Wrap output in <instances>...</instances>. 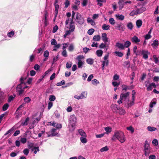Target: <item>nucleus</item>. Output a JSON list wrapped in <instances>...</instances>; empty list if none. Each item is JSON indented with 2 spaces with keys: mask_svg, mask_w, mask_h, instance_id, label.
I'll list each match as a JSON object with an SVG mask.
<instances>
[{
  "mask_svg": "<svg viewBox=\"0 0 159 159\" xmlns=\"http://www.w3.org/2000/svg\"><path fill=\"white\" fill-rule=\"evenodd\" d=\"M118 139L122 143H124L126 140L124 133L121 131H116L111 138L112 140L116 141Z\"/></svg>",
  "mask_w": 159,
  "mask_h": 159,
  "instance_id": "f257e3e1",
  "label": "nucleus"
},
{
  "mask_svg": "<svg viewBox=\"0 0 159 159\" xmlns=\"http://www.w3.org/2000/svg\"><path fill=\"white\" fill-rule=\"evenodd\" d=\"M66 27L69 29V30L66 31V35H69L70 33L74 31L75 27L74 25V23L72 19L67 18L66 21Z\"/></svg>",
  "mask_w": 159,
  "mask_h": 159,
  "instance_id": "f03ea898",
  "label": "nucleus"
},
{
  "mask_svg": "<svg viewBox=\"0 0 159 159\" xmlns=\"http://www.w3.org/2000/svg\"><path fill=\"white\" fill-rule=\"evenodd\" d=\"M20 83L17 86L16 89L19 95L22 93L24 91V89L27 88L24 82V79L22 77L20 79Z\"/></svg>",
  "mask_w": 159,
  "mask_h": 159,
  "instance_id": "7ed1b4c3",
  "label": "nucleus"
},
{
  "mask_svg": "<svg viewBox=\"0 0 159 159\" xmlns=\"http://www.w3.org/2000/svg\"><path fill=\"white\" fill-rule=\"evenodd\" d=\"M129 93L127 92L125 93H122L120 96V98L117 102L119 104H120L123 102L125 103L129 99Z\"/></svg>",
  "mask_w": 159,
  "mask_h": 159,
  "instance_id": "20e7f679",
  "label": "nucleus"
},
{
  "mask_svg": "<svg viewBox=\"0 0 159 159\" xmlns=\"http://www.w3.org/2000/svg\"><path fill=\"white\" fill-rule=\"evenodd\" d=\"M151 148L150 147V145L147 140H146L144 145L143 151L144 155L146 156H148L151 152Z\"/></svg>",
  "mask_w": 159,
  "mask_h": 159,
  "instance_id": "39448f33",
  "label": "nucleus"
},
{
  "mask_svg": "<svg viewBox=\"0 0 159 159\" xmlns=\"http://www.w3.org/2000/svg\"><path fill=\"white\" fill-rule=\"evenodd\" d=\"M74 19L76 22L80 25H82L84 22V18L78 12L76 13L75 17Z\"/></svg>",
  "mask_w": 159,
  "mask_h": 159,
  "instance_id": "423d86ee",
  "label": "nucleus"
},
{
  "mask_svg": "<svg viewBox=\"0 0 159 159\" xmlns=\"http://www.w3.org/2000/svg\"><path fill=\"white\" fill-rule=\"evenodd\" d=\"M77 121V119L74 115L70 116L69 119V123L72 128L75 126V123Z\"/></svg>",
  "mask_w": 159,
  "mask_h": 159,
  "instance_id": "0eeeda50",
  "label": "nucleus"
},
{
  "mask_svg": "<svg viewBox=\"0 0 159 159\" xmlns=\"http://www.w3.org/2000/svg\"><path fill=\"white\" fill-rule=\"evenodd\" d=\"M87 92L85 91L82 92L80 95L79 96L75 95L74 98L78 100L85 98L87 97Z\"/></svg>",
  "mask_w": 159,
  "mask_h": 159,
  "instance_id": "6e6552de",
  "label": "nucleus"
},
{
  "mask_svg": "<svg viewBox=\"0 0 159 159\" xmlns=\"http://www.w3.org/2000/svg\"><path fill=\"white\" fill-rule=\"evenodd\" d=\"M134 99L132 100L131 99V100L130 101L129 99L128 101L125 103V106L127 108H129L134 104Z\"/></svg>",
  "mask_w": 159,
  "mask_h": 159,
  "instance_id": "1a4fd4ad",
  "label": "nucleus"
},
{
  "mask_svg": "<svg viewBox=\"0 0 159 159\" xmlns=\"http://www.w3.org/2000/svg\"><path fill=\"white\" fill-rule=\"evenodd\" d=\"M108 54L105 55L103 57L104 61H102V64L106 66H107L109 64V61L108 60Z\"/></svg>",
  "mask_w": 159,
  "mask_h": 159,
  "instance_id": "9d476101",
  "label": "nucleus"
},
{
  "mask_svg": "<svg viewBox=\"0 0 159 159\" xmlns=\"http://www.w3.org/2000/svg\"><path fill=\"white\" fill-rule=\"evenodd\" d=\"M140 55L141 54L143 56V57L145 59H147L148 57V55L149 52L148 51L145 50H140Z\"/></svg>",
  "mask_w": 159,
  "mask_h": 159,
  "instance_id": "9b49d317",
  "label": "nucleus"
},
{
  "mask_svg": "<svg viewBox=\"0 0 159 159\" xmlns=\"http://www.w3.org/2000/svg\"><path fill=\"white\" fill-rule=\"evenodd\" d=\"M131 41L132 43L138 44L140 41V40L136 36L134 35L131 38Z\"/></svg>",
  "mask_w": 159,
  "mask_h": 159,
  "instance_id": "f8f14e48",
  "label": "nucleus"
},
{
  "mask_svg": "<svg viewBox=\"0 0 159 159\" xmlns=\"http://www.w3.org/2000/svg\"><path fill=\"white\" fill-rule=\"evenodd\" d=\"M119 107L118 106L115 104H112L111 106V110L114 112H117Z\"/></svg>",
  "mask_w": 159,
  "mask_h": 159,
  "instance_id": "ddd939ff",
  "label": "nucleus"
},
{
  "mask_svg": "<svg viewBox=\"0 0 159 159\" xmlns=\"http://www.w3.org/2000/svg\"><path fill=\"white\" fill-rule=\"evenodd\" d=\"M116 27V29L121 31H123L125 29L122 24H118Z\"/></svg>",
  "mask_w": 159,
  "mask_h": 159,
  "instance_id": "4468645a",
  "label": "nucleus"
},
{
  "mask_svg": "<svg viewBox=\"0 0 159 159\" xmlns=\"http://www.w3.org/2000/svg\"><path fill=\"white\" fill-rule=\"evenodd\" d=\"M102 38L103 41L106 43L107 42H109L108 39L107 37V34L106 33H103L102 34Z\"/></svg>",
  "mask_w": 159,
  "mask_h": 159,
  "instance_id": "2eb2a0df",
  "label": "nucleus"
},
{
  "mask_svg": "<svg viewBox=\"0 0 159 159\" xmlns=\"http://www.w3.org/2000/svg\"><path fill=\"white\" fill-rule=\"evenodd\" d=\"M146 86L147 87V90L148 91H151L152 89V87L154 88H156V85L154 83H152L150 84L148 86L147 84H146Z\"/></svg>",
  "mask_w": 159,
  "mask_h": 159,
  "instance_id": "dca6fc26",
  "label": "nucleus"
},
{
  "mask_svg": "<svg viewBox=\"0 0 159 159\" xmlns=\"http://www.w3.org/2000/svg\"><path fill=\"white\" fill-rule=\"evenodd\" d=\"M116 113L120 115H124L125 113V111L122 107H119Z\"/></svg>",
  "mask_w": 159,
  "mask_h": 159,
  "instance_id": "f3484780",
  "label": "nucleus"
},
{
  "mask_svg": "<svg viewBox=\"0 0 159 159\" xmlns=\"http://www.w3.org/2000/svg\"><path fill=\"white\" fill-rule=\"evenodd\" d=\"M124 46L123 44L119 42L116 43L115 45L116 47L121 50H124L125 49Z\"/></svg>",
  "mask_w": 159,
  "mask_h": 159,
  "instance_id": "a211bd4d",
  "label": "nucleus"
},
{
  "mask_svg": "<svg viewBox=\"0 0 159 159\" xmlns=\"http://www.w3.org/2000/svg\"><path fill=\"white\" fill-rule=\"evenodd\" d=\"M115 16L117 20H123L125 18V16L122 14H116L115 15Z\"/></svg>",
  "mask_w": 159,
  "mask_h": 159,
  "instance_id": "6ab92c4d",
  "label": "nucleus"
},
{
  "mask_svg": "<svg viewBox=\"0 0 159 159\" xmlns=\"http://www.w3.org/2000/svg\"><path fill=\"white\" fill-rule=\"evenodd\" d=\"M56 130L57 129L55 128L52 129L51 131V134L49 136H54L57 135L58 132L56 131Z\"/></svg>",
  "mask_w": 159,
  "mask_h": 159,
  "instance_id": "aec40b11",
  "label": "nucleus"
},
{
  "mask_svg": "<svg viewBox=\"0 0 159 159\" xmlns=\"http://www.w3.org/2000/svg\"><path fill=\"white\" fill-rule=\"evenodd\" d=\"M157 103V99L154 98L153 99L149 104V107L150 108H152Z\"/></svg>",
  "mask_w": 159,
  "mask_h": 159,
  "instance_id": "412c9836",
  "label": "nucleus"
},
{
  "mask_svg": "<svg viewBox=\"0 0 159 159\" xmlns=\"http://www.w3.org/2000/svg\"><path fill=\"white\" fill-rule=\"evenodd\" d=\"M143 22L141 20H137L136 21V24L138 28H139L142 25Z\"/></svg>",
  "mask_w": 159,
  "mask_h": 159,
  "instance_id": "4be33fe9",
  "label": "nucleus"
},
{
  "mask_svg": "<svg viewBox=\"0 0 159 159\" xmlns=\"http://www.w3.org/2000/svg\"><path fill=\"white\" fill-rule=\"evenodd\" d=\"M84 57L83 55L78 56L76 58V59L78 60V62H81L84 61Z\"/></svg>",
  "mask_w": 159,
  "mask_h": 159,
  "instance_id": "5701e85b",
  "label": "nucleus"
},
{
  "mask_svg": "<svg viewBox=\"0 0 159 159\" xmlns=\"http://www.w3.org/2000/svg\"><path fill=\"white\" fill-rule=\"evenodd\" d=\"M136 10L138 14H139L143 12L145 10V8L144 7H142L139 8H137Z\"/></svg>",
  "mask_w": 159,
  "mask_h": 159,
  "instance_id": "b1692460",
  "label": "nucleus"
},
{
  "mask_svg": "<svg viewBox=\"0 0 159 159\" xmlns=\"http://www.w3.org/2000/svg\"><path fill=\"white\" fill-rule=\"evenodd\" d=\"M54 5L55 6V9L54 11V14H55V16L56 15H57L58 13V10L59 8V6L57 4H55V2H54Z\"/></svg>",
  "mask_w": 159,
  "mask_h": 159,
  "instance_id": "393cba45",
  "label": "nucleus"
},
{
  "mask_svg": "<svg viewBox=\"0 0 159 159\" xmlns=\"http://www.w3.org/2000/svg\"><path fill=\"white\" fill-rule=\"evenodd\" d=\"M110 28V25L106 24H103L102 26V28L104 30H109Z\"/></svg>",
  "mask_w": 159,
  "mask_h": 159,
  "instance_id": "a878e982",
  "label": "nucleus"
},
{
  "mask_svg": "<svg viewBox=\"0 0 159 159\" xmlns=\"http://www.w3.org/2000/svg\"><path fill=\"white\" fill-rule=\"evenodd\" d=\"M101 37L100 35H95L93 38V40L94 41H98L100 40Z\"/></svg>",
  "mask_w": 159,
  "mask_h": 159,
  "instance_id": "bb28decb",
  "label": "nucleus"
},
{
  "mask_svg": "<svg viewBox=\"0 0 159 159\" xmlns=\"http://www.w3.org/2000/svg\"><path fill=\"white\" fill-rule=\"evenodd\" d=\"M79 133L82 137H87V135L84 131L82 129L79 130Z\"/></svg>",
  "mask_w": 159,
  "mask_h": 159,
  "instance_id": "cd10ccee",
  "label": "nucleus"
},
{
  "mask_svg": "<svg viewBox=\"0 0 159 159\" xmlns=\"http://www.w3.org/2000/svg\"><path fill=\"white\" fill-rule=\"evenodd\" d=\"M137 49V47L136 46H134L133 48V51L137 55H140V51H136V49Z\"/></svg>",
  "mask_w": 159,
  "mask_h": 159,
  "instance_id": "c85d7f7f",
  "label": "nucleus"
},
{
  "mask_svg": "<svg viewBox=\"0 0 159 159\" xmlns=\"http://www.w3.org/2000/svg\"><path fill=\"white\" fill-rule=\"evenodd\" d=\"M103 53V52L101 50H98L96 51V54L98 57H101Z\"/></svg>",
  "mask_w": 159,
  "mask_h": 159,
  "instance_id": "c756f323",
  "label": "nucleus"
},
{
  "mask_svg": "<svg viewBox=\"0 0 159 159\" xmlns=\"http://www.w3.org/2000/svg\"><path fill=\"white\" fill-rule=\"evenodd\" d=\"M87 21L88 23H90L92 25H95L94 21L90 17L87 18Z\"/></svg>",
  "mask_w": 159,
  "mask_h": 159,
  "instance_id": "7c9ffc66",
  "label": "nucleus"
},
{
  "mask_svg": "<svg viewBox=\"0 0 159 159\" xmlns=\"http://www.w3.org/2000/svg\"><path fill=\"white\" fill-rule=\"evenodd\" d=\"M6 95H5L4 93L3 94L0 93V103H1L3 101Z\"/></svg>",
  "mask_w": 159,
  "mask_h": 159,
  "instance_id": "2f4dec72",
  "label": "nucleus"
},
{
  "mask_svg": "<svg viewBox=\"0 0 159 159\" xmlns=\"http://www.w3.org/2000/svg\"><path fill=\"white\" fill-rule=\"evenodd\" d=\"M87 137H81L80 138L81 142L83 143H85L87 142V139L86 138Z\"/></svg>",
  "mask_w": 159,
  "mask_h": 159,
  "instance_id": "473e14b6",
  "label": "nucleus"
},
{
  "mask_svg": "<svg viewBox=\"0 0 159 159\" xmlns=\"http://www.w3.org/2000/svg\"><path fill=\"white\" fill-rule=\"evenodd\" d=\"M131 43L129 41H125L124 45V48L125 47L128 48L131 45Z\"/></svg>",
  "mask_w": 159,
  "mask_h": 159,
  "instance_id": "72a5a7b5",
  "label": "nucleus"
},
{
  "mask_svg": "<svg viewBox=\"0 0 159 159\" xmlns=\"http://www.w3.org/2000/svg\"><path fill=\"white\" fill-rule=\"evenodd\" d=\"M15 34V31L12 30L11 31L9 32L7 34V36L9 37H12Z\"/></svg>",
  "mask_w": 159,
  "mask_h": 159,
  "instance_id": "f704fd0d",
  "label": "nucleus"
},
{
  "mask_svg": "<svg viewBox=\"0 0 159 159\" xmlns=\"http://www.w3.org/2000/svg\"><path fill=\"white\" fill-rule=\"evenodd\" d=\"M147 129L149 131L152 132L156 130L157 128L154 127L148 126L147 127Z\"/></svg>",
  "mask_w": 159,
  "mask_h": 159,
  "instance_id": "c9c22d12",
  "label": "nucleus"
},
{
  "mask_svg": "<svg viewBox=\"0 0 159 159\" xmlns=\"http://www.w3.org/2000/svg\"><path fill=\"white\" fill-rule=\"evenodd\" d=\"M127 27L129 29L132 30L133 28V25L132 23L131 22L128 23L127 25Z\"/></svg>",
  "mask_w": 159,
  "mask_h": 159,
  "instance_id": "e433bc0d",
  "label": "nucleus"
},
{
  "mask_svg": "<svg viewBox=\"0 0 159 159\" xmlns=\"http://www.w3.org/2000/svg\"><path fill=\"white\" fill-rule=\"evenodd\" d=\"M15 129V127H13L11 128L8 131H7L4 134V135L6 136L7 135L10 134H11V133L12 131H13Z\"/></svg>",
  "mask_w": 159,
  "mask_h": 159,
  "instance_id": "4c0bfd02",
  "label": "nucleus"
},
{
  "mask_svg": "<svg viewBox=\"0 0 159 159\" xmlns=\"http://www.w3.org/2000/svg\"><path fill=\"white\" fill-rule=\"evenodd\" d=\"M24 101L25 103H28L31 101V99L29 97H27L24 98Z\"/></svg>",
  "mask_w": 159,
  "mask_h": 159,
  "instance_id": "58836bf2",
  "label": "nucleus"
},
{
  "mask_svg": "<svg viewBox=\"0 0 159 159\" xmlns=\"http://www.w3.org/2000/svg\"><path fill=\"white\" fill-rule=\"evenodd\" d=\"M159 44L158 41L157 40H155L153 41V43L152 44V46L153 47L157 46Z\"/></svg>",
  "mask_w": 159,
  "mask_h": 159,
  "instance_id": "ea45409f",
  "label": "nucleus"
},
{
  "mask_svg": "<svg viewBox=\"0 0 159 159\" xmlns=\"http://www.w3.org/2000/svg\"><path fill=\"white\" fill-rule=\"evenodd\" d=\"M105 130L106 131L105 134H108L111 131V128L110 127H107L105 128Z\"/></svg>",
  "mask_w": 159,
  "mask_h": 159,
  "instance_id": "a19ab883",
  "label": "nucleus"
},
{
  "mask_svg": "<svg viewBox=\"0 0 159 159\" xmlns=\"http://www.w3.org/2000/svg\"><path fill=\"white\" fill-rule=\"evenodd\" d=\"M29 120L28 117L26 118L25 121L21 123V125L23 126L27 125L28 124Z\"/></svg>",
  "mask_w": 159,
  "mask_h": 159,
  "instance_id": "79ce46f5",
  "label": "nucleus"
},
{
  "mask_svg": "<svg viewBox=\"0 0 159 159\" xmlns=\"http://www.w3.org/2000/svg\"><path fill=\"white\" fill-rule=\"evenodd\" d=\"M137 15H138V14L136 10L133 11L129 14V15L130 16H134Z\"/></svg>",
  "mask_w": 159,
  "mask_h": 159,
  "instance_id": "37998d69",
  "label": "nucleus"
},
{
  "mask_svg": "<svg viewBox=\"0 0 159 159\" xmlns=\"http://www.w3.org/2000/svg\"><path fill=\"white\" fill-rule=\"evenodd\" d=\"M86 62L89 64L92 65L93 63V60L92 58H88L86 60Z\"/></svg>",
  "mask_w": 159,
  "mask_h": 159,
  "instance_id": "c03bdc74",
  "label": "nucleus"
},
{
  "mask_svg": "<svg viewBox=\"0 0 159 159\" xmlns=\"http://www.w3.org/2000/svg\"><path fill=\"white\" fill-rule=\"evenodd\" d=\"M72 63L71 61L67 62L66 64V67L67 69L70 68L72 66Z\"/></svg>",
  "mask_w": 159,
  "mask_h": 159,
  "instance_id": "a18cd8bd",
  "label": "nucleus"
},
{
  "mask_svg": "<svg viewBox=\"0 0 159 159\" xmlns=\"http://www.w3.org/2000/svg\"><path fill=\"white\" fill-rule=\"evenodd\" d=\"M114 53H115L118 57H122L123 55V54L122 52L118 51H115L114 52Z\"/></svg>",
  "mask_w": 159,
  "mask_h": 159,
  "instance_id": "49530a36",
  "label": "nucleus"
},
{
  "mask_svg": "<svg viewBox=\"0 0 159 159\" xmlns=\"http://www.w3.org/2000/svg\"><path fill=\"white\" fill-rule=\"evenodd\" d=\"M84 61H81V62H78L77 63L78 67L79 68H81L84 64Z\"/></svg>",
  "mask_w": 159,
  "mask_h": 159,
  "instance_id": "de8ad7c7",
  "label": "nucleus"
},
{
  "mask_svg": "<svg viewBox=\"0 0 159 159\" xmlns=\"http://www.w3.org/2000/svg\"><path fill=\"white\" fill-rule=\"evenodd\" d=\"M70 2L68 0H66L64 3V4L65 5V7L66 8H67L70 5Z\"/></svg>",
  "mask_w": 159,
  "mask_h": 159,
  "instance_id": "09e8293b",
  "label": "nucleus"
},
{
  "mask_svg": "<svg viewBox=\"0 0 159 159\" xmlns=\"http://www.w3.org/2000/svg\"><path fill=\"white\" fill-rule=\"evenodd\" d=\"M9 105L8 104L6 103L2 107V110L5 111H6L8 108Z\"/></svg>",
  "mask_w": 159,
  "mask_h": 159,
  "instance_id": "8fccbe9b",
  "label": "nucleus"
},
{
  "mask_svg": "<svg viewBox=\"0 0 159 159\" xmlns=\"http://www.w3.org/2000/svg\"><path fill=\"white\" fill-rule=\"evenodd\" d=\"M152 143L153 145L155 146H157L158 145V141L156 139H154L152 141Z\"/></svg>",
  "mask_w": 159,
  "mask_h": 159,
  "instance_id": "3c124183",
  "label": "nucleus"
},
{
  "mask_svg": "<svg viewBox=\"0 0 159 159\" xmlns=\"http://www.w3.org/2000/svg\"><path fill=\"white\" fill-rule=\"evenodd\" d=\"M124 66H126L128 68H129L130 66V63L129 61H125L124 62Z\"/></svg>",
  "mask_w": 159,
  "mask_h": 159,
  "instance_id": "603ef678",
  "label": "nucleus"
},
{
  "mask_svg": "<svg viewBox=\"0 0 159 159\" xmlns=\"http://www.w3.org/2000/svg\"><path fill=\"white\" fill-rule=\"evenodd\" d=\"M94 31V30L93 29H90L88 30V33L89 35H91L93 34Z\"/></svg>",
  "mask_w": 159,
  "mask_h": 159,
  "instance_id": "864d4df0",
  "label": "nucleus"
},
{
  "mask_svg": "<svg viewBox=\"0 0 159 159\" xmlns=\"http://www.w3.org/2000/svg\"><path fill=\"white\" fill-rule=\"evenodd\" d=\"M109 22L110 24L112 25H114L115 23V20L113 18H111L109 19Z\"/></svg>",
  "mask_w": 159,
  "mask_h": 159,
  "instance_id": "5fc2aeb1",
  "label": "nucleus"
},
{
  "mask_svg": "<svg viewBox=\"0 0 159 159\" xmlns=\"http://www.w3.org/2000/svg\"><path fill=\"white\" fill-rule=\"evenodd\" d=\"M65 83V81L64 80H63L60 82L57 83V86H61L62 85L64 84Z\"/></svg>",
  "mask_w": 159,
  "mask_h": 159,
  "instance_id": "6e6d98bb",
  "label": "nucleus"
},
{
  "mask_svg": "<svg viewBox=\"0 0 159 159\" xmlns=\"http://www.w3.org/2000/svg\"><path fill=\"white\" fill-rule=\"evenodd\" d=\"M108 150V147L107 146H105L101 149L100 151L102 152L104 151H107Z\"/></svg>",
  "mask_w": 159,
  "mask_h": 159,
  "instance_id": "4d7b16f0",
  "label": "nucleus"
},
{
  "mask_svg": "<svg viewBox=\"0 0 159 159\" xmlns=\"http://www.w3.org/2000/svg\"><path fill=\"white\" fill-rule=\"evenodd\" d=\"M92 84L94 85H96L99 83V82L96 79H94L92 80Z\"/></svg>",
  "mask_w": 159,
  "mask_h": 159,
  "instance_id": "13d9d810",
  "label": "nucleus"
},
{
  "mask_svg": "<svg viewBox=\"0 0 159 159\" xmlns=\"http://www.w3.org/2000/svg\"><path fill=\"white\" fill-rule=\"evenodd\" d=\"M49 55V52L47 50L45 51L44 52L43 56L45 58H47Z\"/></svg>",
  "mask_w": 159,
  "mask_h": 159,
  "instance_id": "bf43d9fd",
  "label": "nucleus"
},
{
  "mask_svg": "<svg viewBox=\"0 0 159 159\" xmlns=\"http://www.w3.org/2000/svg\"><path fill=\"white\" fill-rule=\"evenodd\" d=\"M56 99V97L53 95H50L49 98V100L50 101H54Z\"/></svg>",
  "mask_w": 159,
  "mask_h": 159,
  "instance_id": "052dcab7",
  "label": "nucleus"
},
{
  "mask_svg": "<svg viewBox=\"0 0 159 159\" xmlns=\"http://www.w3.org/2000/svg\"><path fill=\"white\" fill-rule=\"evenodd\" d=\"M29 149L27 148H25V149H24L23 151V152L24 154L25 155H28L29 153Z\"/></svg>",
  "mask_w": 159,
  "mask_h": 159,
  "instance_id": "680f3d73",
  "label": "nucleus"
},
{
  "mask_svg": "<svg viewBox=\"0 0 159 159\" xmlns=\"http://www.w3.org/2000/svg\"><path fill=\"white\" fill-rule=\"evenodd\" d=\"M20 141L22 143H25L26 142L27 139L25 138H22L20 139Z\"/></svg>",
  "mask_w": 159,
  "mask_h": 159,
  "instance_id": "e2e57ef3",
  "label": "nucleus"
},
{
  "mask_svg": "<svg viewBox=\"0 0 159 159\" xmlns=\"http://www.w3.org/2000/svg\"><path fill=\"white\" fill-rule=\"evenodd\" d=\"M58 28L57 26V25H55V26L54 27L52 30V32L53 33H55L57 32V30H58Z\"/></svg>",
  "mask_w": 159,
  "mask_h": 159,
  "instance_id": "0e129e2a",
  "label": "nucleus"
},
{
  "mask_svg": "<svg viewBox=\"0 0 159 159\" xmlns=\"http://www.w3.org/2000/svg\"><path fill=\"white\" fill-rule=\"evenodd\" d=\"M51 44L52 45H55L57 44V42L55 39H52L51 41Z\"/></svg>",
  "mask_w": 159,
  "mask_h": 159,
  "instance_id": "69168bd1",
  "label": "nucleus"
},
{
  "mask_svg": "<svg viewBox=\"0 0 159 159\" xmlns=\"http://www.w3.org/2000/svg\"><path fill=\"white\" fill-rule=\"evenodd\" d=\"M106 43H102L99 46V48H105L106 46Z\"/></svg>",
  "mask_w": 159,
  "mask_h": 159,
  "instance_id": "338daca9",
  "label": "nucleus"
},
{
  "mask_svg": "<svg viewBox=\"0 0 159 159\" xmlns=\"http://www.w3.org/2000/svg\"><path fill=\"white\" fill-rule=\"evenodd\" d=\"M62 55L64 57H67V52L66 49H64L62 52Z\"/></svg>",
  "mask_w": 159,
  "mask_h": 159,
  "instance_id": "774afa93",
  "label": "nucleus"
}]
</instances>
